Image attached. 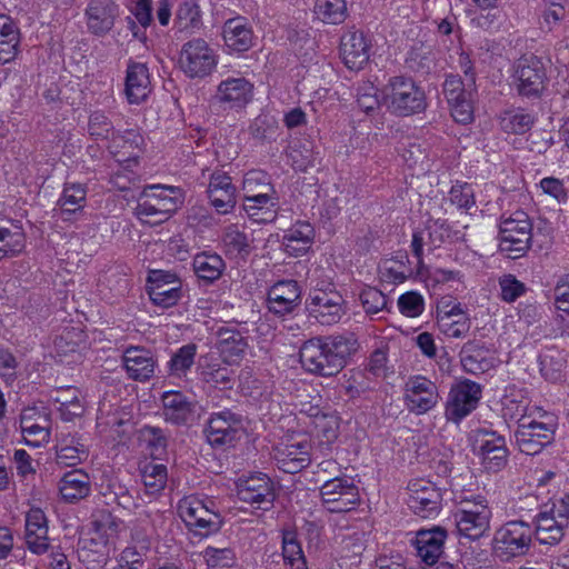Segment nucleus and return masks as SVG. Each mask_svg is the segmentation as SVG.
Returning <instances> with one entry per match:
<instances>
[{
  "mask_svg": "<svg viewBox=\"0 0 569 569\" xmlns=\"http://www.w3.org/2000/svg\"><path fill=\"white\" fill-rule=\"evenodd\" d=\"M315 230L308 222H298L283 236L284 251L292 257L303 256L313 243Z\"/></svg>",
  "mask_w": 569,
  "mask_h": 569,
  "instance_id": "e433bc0d",
  "label": "nucleus"
},
{
  "mask_svg": "<svg viewBox=\"0 0 569 569\" xmlns=\"http://www.w3.org/2000/svg\"><path fill=\"white\" fill-rule=\"evenodd\" d=\"M407 495L409 508L421 518H430L439 512L442 495L431 481L423 478L411 480L407 487Z\"/></svg>",
  "mask_w": 569,
  "mask_h": 569,
  "instance_id": "ddd939ff",
  "label": "nucleus"
},
{
  "mask_svg": "<svg viewBox=\"0 0 569 569\" xmlns=\"http://www.w3.org/2000/svg\"><path fill=\"white\" fill-rule=\"evenodd\" d=\"M180 203V198L173 188L150 186L142 191L136 214L144 223L157 224L168 220Z\"/></svg>",
  "mask_w": 569,
  "mask_h": 569,
  "instance_id": "423d86ee",
  "label": "nucleus"
},
{
  "mask_svg": "<svg viewBox=\"0 0 569 569\" xmlns=\"http://www.w3.org/2000/svg\"><path fill=\"white\" fill-rule=\"evenodd\" d=\"M141 479L146 493L149 496H157L167 485V467L161 463L148 462L141 468Z\"/></svg>",
  "mask_w": 569,
  "mask_h": 569,
  "instance_id": "09e8293b",
  "label": "nucleus"
},
{
  "mask_svg": "<svg viewBox=\"0 0 569 569\" xmlns=\"http://www.w3.org/2000/svg\"><path fill=\"white\" fill-rule=\"evenodd\" d=\"M222 38L230 51L244 52L253 44V32L243 18H232L224 22Z\"/></svg>",
  "mask_w": 569,
  "mask_h": 569,
  "instance_id": "f704fd0d",
  "label": "nucleus"
},
{
  "mask_svg": "<svg viewBox=\"0 0 569 569\" xmlns=\"http://www.w3.org/2000/svg\"><path fill=\"white\" fill-rule=\"evenodd\" d=\"M491 517L488 501L481 496L461 501L455 512L459 535L470 540H477L490 530Z\"/></svg>",
  "mask_w": 569,
  "mask_h": 569,
  "instance_id": "6e6552de",
  "label": "nucleus"
},
{
  "mask_svg": "<svg viewBox=\"0 0 569 569\" xmlns=\"http://www.w3.org/2000/svg\"><path fill=\"white\" fill-rule=\"evenodd\" d=\"M273 459L284 472H299L310 463V443L303 436H287L273 448Z\"/></svg>",
  "mask_w": 569,
  "mask_h": 569,
  "instance_id": "9b49d317",
  "label": "nucleus"
},
{
  "mask_svg": "<svg viewBox=\"0 0 569 569\" xmlns=\"http://www.w3.org/2000/svg\"><path fill=\"white\" fill-rule=\"evenodd\" d=\"M241 430V420L230 411H222L210 417L206 436L211 446H230L239 439Z\"/></svg>",
  "mask_w": 569,
  "mask_h": 569,
  "instance_id": "a211bd4d",
  "label": "nucleus"
},
{
  "mask_svg": "<svg viewBox=\"0 0 569 569\" xmlns=\"http://www.w3.org/2000/svg\"><path fill=\"white\" fill-rule=\"evenodd\" d=\"M243 209L257 222L272 221L277 212L274 194H262L243 199Z\"/></svg>",
  "mask_w": 569,
  "mask_h": 569,
  "instance_id": "a18cd8bd",
  "label": "nucleus"
},
{
  "mask_svg": "<svg viewBox=\"0 0 569 569\" xmlns=\"http://www.w3.org/2000/svg\"><path fill=\"white\" fill-rule=\"evenodd\" d=\"M144 138L133 129L126 130L112 137L109 144L110 151L119 162L136 161L144 150Z\"/></svg>",
  "mask_w": 569,
  "mask_h": 569,
  "instance_id": "473e14b6",
  "label": "nucleus"
},
{
  "mask_svg": "<svg viewBox=\"0 0 569 569\" xmlns=\"http://www.w3.org/2000/svg\"><path fill=\"white\" fill-rule=\"evenodd\" d=\"M87 192L83 186L69 183L63 189L62 196L59 199V206L63 212L74 213L84 207Z\"/></svg>",
  "mask_w": 569,
  "mask_h": 569,
  "instance_id": "4d7b16f0",
  "label": "nucleus"
},
{
  "mask_svg": "<svg viewBox=\"0 0 569 569\" xmlns=\"http://www.w3.org/2000/svg\"><path fill=\"white\" fill-rule=\"evenodd\" d=\"M236 187L231 178L222 171H214L209 180L208 196L219 213L230 212L237 202Z\"/></svg>",
  "mask_w": 569,
  "mask_h": 569,
  "instance_id": "a878e982",
  "label": "nucleus"
},
{
  "mask_svg": "<svg viewBox=\"0 0 569 569\" xmlns=\"http://www.w3.org/2000/svg\"><path fill=\"white\" fill-rule=\"evenodd\" d=\"M370 41L362 31L349 30L340 41V56L350 70H361L370 58Z\"/></svg>",
  "mask_w": 569,
  "mask_h": 569,
  "instance_id": "412c9836",
  "label": "nucleus"
},
{
  "mask_svg": "<svg viewBox=\"0 0 569 569\" xmlns=\"http://www.w3.org/2000/svg\"><path fill=\"white\" fill-rule=\"evenodd\" d=\"M208 569H232L236 556L230 548L208 547L203 552Z\"/></svg>",
  "mask_w": 569,
  "mask_h": 569,
  "instance_id": "052dcab7",
  "label": "nucleus"
},
{
  "mask_svg": "<svg viewBox=\"0 0 569 569\" xmlns=\"http://www.w3.org/2000/svg\"><path fill=\"white\" fill-rule=\"evenodd\" d=\"M82 333L79 330L71 329L64 331L54 340V349L59 357H67L80 350Z\"/></svg>",
  "mask_w": 569,
  "mask_h": 569,
  "instance_id": "e2e57ef3",
  "label": "nucleus"
},
{
  "mask_svg": "<svg viewBox=\"0 0 569 569\" xmlns=\"http://www.w3.org/2000/svg\"><path fill=\"white\" fill-rule=\"evenodd\" d=\"M461 61L465 70L466 81L458 76L447 77L443 83V94L449 106L452 119L462 124H468L473 120L476 79L471 71L470 61L467 57Z\"/></svg>",
  "mask_w": 569,
  "mask_h": 569,
  "instance_id": "7ed1b4c3",
  "label": "nucleus"
},
{
  "mask_svg": "<svg viewBox=\"0 0 569 569\" xmlns=\"http://www.w3.org/2000/svg\"><path fill=\"white\" fill-rule=\"evenodd\" d=\"M217 348L226 363L236 365L243 358L248 342L239 331L222 328L218 331Z\"/></svg>",
  "mask_w": 569,
  "mask_h": 569,
  "instance_id": "c9c22d12",
  "label": "nucleus"
},
{
  "mask_svg": "<svg viewBox=\"0 0 569 569\" xmlns=\"http://www.w3.org/2000/svg\"><path fill=\"white\" fill-rule=\"evenodd\" d=\"M119 527V521L109 512L106 511L96 515L90 526V528L96 532V535L101 536L103 541L110 548L114 545L118 538Z\"/></svg>",
  "mask_w": 569,
  "mask_h": 569,
  "instance_id": "5fc2aeb1",
  "label": "nucleus"
},
{
  "mask_svg": "<svg viewBox=\"0 0 569 569\" xmlns=\"http://www.w3.org/2000/svg\"><path fill=\"white\" fill-rule=\"evenodd\" d=\"M110 547L103 541L101 536L89 528L79 539L78 553L84 562H102L110 552Z\"/></svg>",
  "mask_w": 569,
  "mask_h": 569,
  "instance_id": "a19ab883",
  "label": "nucleus"
},
{
  "mask_svg": "<svg viewBox=\"0 0 569 569\" xmlns=\"http://www.w3.org/2000/svg\"><path fill=\"white\" fill-rule=\"evenodd\" d=\"M253 98V84L243 77L222 80L214 99L229 109H243Z\"/></svg>",
  "mask_w": 569,
  "mask_h": 569,
  "instance_id": "b1692460",
  "label": "nucleus"
},
{
  "mask_svg": "<svg viewBox=\"0 0 569 569\" xmlns=\"http://www.w3.org/2000/svg\"><path fill=\"white\" fill-rule=\"evenodd\" d=\"M201 24L199 6L196 0H184L178 8L174 27L180 32L191 33Z\"/></svg>",
  "mask_w": 569,
  "mask_h": 569,
  "instance_id": "8fccbe9b",
  "label": "nucleus"
},
{
  "mask_svg": "<svg viewBox=\"0 0 569 569\" xmlns=\"http://www.w3.org/2000/svg\"><path fill=\"white\" fill-rule=\"evenodd\" d=\"M243 199L262 194H276L267 173L258 170L249 171L242 181Z\"/></svg>",
  "mask_w": 569,
  "mask_h": 569,
  "instance_id": "3c124183",
  "label": "nucleus"
},
{
  "mask_svg": "<svg viewBox=\"0 0 569 569\" xmlns=\"http://www.w3.org/2000/svg\"><path fill=\"white\" fill-rule=\"evenodd\" d=\"M26 542L34 553H43L49 547L48 521L40 508H31L27 512Z\"/></svg>",
  "mask_w": 569,
  "mask_h": 569,
  "instance_id": "2f4dec72",
  "label": "nucleus"
},
{
  "mask_svg": "<svg viewBox=\"0 0 569 569\" xmlns=\"http://www.w3.org/2000/svg\"><path fill=\"white\" fill-rule=\"evenodd\" d=\"M202 379L213 388L229 389L232 386V371L219 365H208L201 370Z\"/></svg>",
  "mask_w": 569,
  "mask_h": 569,
  "instance_id": "bf43d9fd",
  "label": "nucleus"
},
{
  "mask_svg": "<svg viewBox=\"0 0 569 569\" xmlns=\"http://www.w3.org/2000/svg\"><path fill=\"white\" fill-rule=\"evenodd\" d=\"M161 399L167 420L174 423H182L191 416V403L180 391H166Z\"/></svg>",
  "mask_w": 569,
  "mask_h": 569,
  "instance_id": "c03bdc74",
  "label": "nucleus"
},
{
  "mask_svg": "<svg viewBox=\"0 0 569 569\" xmlns=\"http://www.w3.org/2000/svg\"><path fill=\"white\" fill-rule=\"evenodd\" d=\"M300 413L310 419L313 436L320 445H332L339 437L340 418L336 412L321 409L319 406L303 403Z\"/></svg>",
  "mask_w": 569,
  "mask_h": 569,
  "instance_id": "dca6fc26",
  "label": "nucleus"
},
{
  "mask_svg": "<svg viewBox=\"0 0 569 569\" xmlns=\"http://www.w3.org/2000/svg\"><path fill=\"white\" fill-rule=\"evenodd\" d=\"M178 66L190 79H203L218 66L216 50L203 39L187 41L180 50Z\"/></svg>",
  "mask_w": 569,
  "mask_h": 569,
  "instance_id": "1a4fd4ad",
  "label": "nucleus"
},
{
  "mask_svg": "<svg viewBox=\"0 0 569 569\" xmlns=\"http://www.w3.org/2000/svg\"><path fill=\"white\" fill-rule=\"evenodd\" d=\"M59 491L68 502L86 498L90 492L89 476L80 469L66 472L59 482Z\"/></svg>",
  "mask_w": 569,
  "mask_h": 569,
  "instance_id": "4c0bfd02",
  "label": "nucleus"
},
{
  "mask_svg": "<svg viewBox=\"0 0 569 569\" xmlns=\"http://www.w3.org/2000/svg\"><path fill=\"white\" fill-rule=\"evenodd\" d=\"M476 448L481 458L482 466L488 471H499L508 460V450L502 437L490 431H479L476 438Z\"/></svg>",
  "mask_w": 569,
  "mask_h": 569,
  "instance_id": "aec40b11",
  "label": "nucleus"
},
{
  "mask_svg": "<svg viewBox=\"0 0 569 569\" xmlns=\"http://www.w3.org/2000/svg\"><path fill=\"white\" fill-rule=\"evenodd\" d=\"M449 200L459 209H470L475 206V192L472 187L468 183H456L449 191Z\"/></svg>",
  "mask_w": 569,
  "mask_h": 569,
  "instance_id": "774afa93",
  "label": "nucleus"
},
{
  "mask_svg": "<svg viewBox=\"0 0 569 569\" xmlns=\"http://www.w3.org/2000/svg\"><path fill=\"white\" fill-rule=\"evenodd\" d=\"M132 538L139 543V547H127L122 551L118 565L127 569H143L146 551L149 549V540L141 537L139 532H136Z\"/></svg>",
  "mask_w": 569,
  "mask_h": 569,
  "instance_id": "603ef678",
  "label": "nucleus"
},
{
  "mask_svg": "<svg viewBox=\"0 0 569 569\" xmlns=\"http://www.w3.org/2000/svg\"><path fill=\"white\" fill-rule=\"evenodd\" d=\"M500 288V298L502 301L511 303L526 292V286L513 274H503L498 280Z\"/></svg>",
  "mask_w": 569,
  "mask_h": 569,
  "instance_id": "0e129e2a",
  "label": "nucleus"
},
{
  "mask_svg": "<svg viewBox=\"0 0 569 569\" xmlns=\"http://www.w3.org/2000/svg\"><path fill=\"white\" fill-rule=\"evenodd\" d=\"M382 92L388 110L396 116L409 117L427 108L426 92L411 77H391Z\"/></svg>",
  "mask_w": 569,
  "mask_h": 569,
  "instance_id": "f03ea898",
  "label": "nucleus"
},
{
  "mask_svg": "<svg viewBox=\"0 0 569 569\" xmlns=\"http://www.w3.org/2000/svg\"><path fill=\"white\" fill-rule=\"evenodd\" d=\"M543 63L536 57L521 58L513 73V83L521 96L538 97L546 86Z\"/></svg>",
  "mask_w": 569,
  "mask_h": 569,
  "instance_id": "2eb2a0df",
  "label": "nucleus"
},
{
  "mask_svg": "<svg viewBox=\"0 0 569 569\" xmlns=\"http://www.w3.org/2000/svg\"><path fill=\"white\" fill-rule=\"evenodd\" d=\"M240 500L258 505H270L273 500L272 483L263 473L251 475L237 483Z\"/></svg>",
  "mask_w": 569,
  "mask_h": 569,
  "instance_id": "393cba45",
  "label": "nucleus"
},
{
  "mask_svg": "<svg viewBox=\"0 0 569 569\" xmlns=\"http://www.w3.org/2000/svg\"><path fill=\"white\" fill-rule=\"evenodd\" d=\"M86 26L94 36L107 34L119 17V7L113 0H91L84 11Z\"/></svg>",
  "mask_w": 569,
  "mask_h": 569,
  "instance_id": "5701e85b",
  "label": "nucleus"
},
{
  "mask_svg": "<svg viewBox=\"0 0 569 569\" xmlns=\"http://www.w3.org/2000/svg\"><path fill=\"white\" fill-rule=\"evenodd\" d=\"M20 33L14 22L7 16L0 14V62L12 61L19 49Z\"/></svg>",
  "mask_w": 569,
  "mask_h": 569,
  "instance_id": "37998d69",
  "label": "nucleus"
},
{
  "mask_svg": "<svg viewBox=\"0 0 569 569\" xmlns=\"http://www.w3.org/2000/svg\"><path fill=\"white\" fill-rule=\"evenodd\" d=\"M308 310L320 323L333 325L345 315V300L333 288H316L309 293Z\"/></svg>",
  "mask_w": 569,
  "mask_h": 569,
  "instance_id": "f8f14e48",
  "label": "nucleus"
},
{
  "mask_svg": "<svg viewBox=\"0 0 569 569\" xmlns=\"http://www.w3.org/2000/svg\"><path fill=\"white\" fill-rule=\"evenodd\" d=\"M531 124V117L519 110L506 111L500 119V126L507 133L522 134L530 129Z\"/></svg>",
  "mask_w": 569,
  "mask_h": 569,
  "instance_id": "13d9d810",
  "label": "nucleus"
},
{
  "mask_svg": "<svg viewBox=\"0 0 569 569\" xmlns=\"http://www.w3.org/2000/svg\"><path fill=\"white\" fill-rule=\"evenodd\" d=\"M87 448L73 440L70 443H62L57 451V461L64 466H76L87 459Z\"/></svg>",
  "mask_w": 569,
  "mask_h": 569,
  "instance_id": "680f3d73",
  "label": "nucleus"
},
{
  "mask_svg": "<svg viewBox=\"0 0 569 569\" xmlns=\"http://www.w3.org/2000/svg\"><path fill=\"white\" fill-rule=\"evenodd\" d=\"M567 526V518L559 507L553 506L549 510L541 511L536 520V535L538 540L545 545L558 543Z\"/></svg>",
  "mask_w": 569,
  "mask_h": 569,
  "instance_id": "bb28decb",
  "label": "nucleus"
},
{
  "mask_svg": "<svg viewBox=\"0 0 569 569\" xmlns=\"http://www.w3.org/2000/svg\"><path fill=\"white\" fill-rule=\"evenodd\" d=\"M360 300L368 315H376L387 306L386 296L373 287L365 288L360 293Z\"/></svg>",
  "mask_w": 569,
  "mask_h": 569,
  "instance_id": "338daca9",
  "label": "nucleus"
},
{
  "mask_svg": "<svg viewBox=\"0 0 569 569\" xmlns=\"http://www.w3.org/2000/svg\"><path fill=\"white\" fill-rule=\"evenodd\" d=\"M532 222L529 216L517 210L503 217L499 226V250L510 259L526 254L531 246Z\"/></svg>",
  "mask_w": 569,
  "mask_h": 569,
  "instance_id": "20e7f679",
  "label": "nucleus"
},
{
  "mask_svg": "<svg viewBox=\"0 0 569 569\" xmlns=\"http://www.w3.org/2000/svg\"><path fill=\"white\" fill-rule=\"evenodd\" d=\"M461 362L466 371L477 375L493 368L496 357L483 346L468 343L463 348Z\"/></svg>",
  "mask_w": 569,
  "mask_h": 569,
  "instance_id": "ea45409f",
  "label": "nucleus"
},
{
  "mask_svg": "<svg viewBox=\"0 0 569 569\" xmlns=\"http://www.w3.org/2000/svg\"><path fill=\"white\" fill-rule=\"evenodd\" d=\"M320 496L330 512H347L360 502L358 487L346 477L326 480L320 487Z\"/></svg>",
  "mask_w": 569,
  "mask_h": 569,
  "instance_id": "9d476101",
  "label": "nucleus"
},
{
  "mask_svg": "<svg viewBox=\"0 0 569 569\" xmlns=\"http://www.w3.org/2000/svg\"><path fill=\"white\" fill-rule=\"evenodd\" d=\"M481 397L480 386L471 381H461L449 393L446 415L450 420L459 421L469 415Z\"/></svg>",
  "mask_w": 569,
  "mask_h": 569,
  "instance_id": "6ab92c4d",
  "label": "nucleus"
},
{
  "mask_svg": "<svg viewBox=\"0 0 569 569\" xmlns=\"http://www.w3.org/2000/svg\"><path fill=\"white\" fill-rule=\"evenodd\" d=\"M447 532L441 527L419 530L415 546L419 558L428 566L435 565L443 552Z\"/></svg>",
  "mask_w": 569,
  "mask_h": 569,
  "instance_id": "c756f323",
  "label": "nucleus"
},
{
  "mask_svg": "<svg viewBox=\"0 0 569 569\" xmlns=\"http://www.w3.org/2000/svg\"><path fill=\"white\" fill-rule=\"evenodd\" d=\"M405 400L410 411L425 413L438 402L437 387L427 378L413 377L406 383Z\"/></svg>",
  "mask_w": 569,
  "mask_h": 569,
  "instance_id": "4be33fe9",
  "label": "nucleus"
},
{
  "mask_svg": "<svg viewBox=\"0 0 569 569\" xmlns=\"http://www.w3.org/2000/svg\"><path fill=\"white\" fill-rule=\"evenodd\" d=\"M282 555L286 563H288L291 569H307V561L303 556L302 548L297 540L296 532H283Z\"/></svg>",
  "mask_w": 569,
  "mask_h": 569,
  "instance_id": "864d4df0",
  "label": "nucleus"
},
{
  "mask_svg": "<svg viewBox=\"0 0 569 569\" xmlns=\"http://www.w3.org/2000/svg\"><path fill=\"white\" fill-rule=\"evenodd\" d=\"M148 295L153 305L171 308L182 298V282L174 273L152 271L148 278Z\"/></svg>",
  "mask_w": 569,
  "mask_h": 569,
  "instance_id": "4468645a",
  "label": "nucleus"
},
{
  "mask_svg": "<svg viewBox=\"0 0 569 569\" xmlns=\"http://www.w3.org/2000/svg\"><path fill=\"white\" fill-rule=\"evenodd\" d=\"M26 248V233L18 223L0 224V260L19 256Z\"/></svg>",
  "mask_w": 569,
  "mask_h": 569,
  "instance_id": "79ce46f5",
  "label": "nucleus"
},
{
  "mask_svg": "<svg viewBox=\"0 0 569 569\" xmlns=\"http://www.w3.org/2000/svg\"><path fill=\"white\" fill-rule=\"evenodd\" d=\"M54 402L59 405L58 410L61 418L66 421L80 418L86 409L84 398L81 391L74 387H66L57 390Z\"/></svg>",
  "mask_w": 569,
  "mask_h": 569,
  "instance_id": "58836bf2",
  "label": "nucleus"
},
{
  "mask_svg": "<svg viewBox=\"0 0 569 569\" xmlns=\"http://www.w3.org/2000/svg\"><path fill=\"white\" fill-rule=\"evenodd\" d=\"M532 528L521 520L508 521L498 528L492 538V553L501 561H509L528 553L532 542Z\"/></svg>",
  "mask_w": 569,
  "mask_h": 569,
  "instance_id": "39448f33",
  "label": "nucleus"
},
{
  "mask_svg": "<svg viewBox=\"0 0 569 569\" xmlns=\"http://www.w3.org/2000/svg\"><path fill=\"white\" fill-rule=\"evenodd\" d=\"M197 353L196 345H186L179 348L171 357L168 366L170 376L182 378L192 367Z\"/></svg>",
  "mask_w": 569,
  "mask_h": 569,
  "instance_id": "6e6d98bb",
  "label": "nucleus"
},
{
  "mask_svg": "<svg viewBox=\"0 0 569 569\" xmlns=\"http://www.w3.org/2000/svg\"><path fill=\"white\" fill-rule=\"evenodd\" d=\"M151 92L149 70L146 64L130 62L126 72L124 93L130 103H141Z\"/></svg>",
  "mask_w": 569,
  "mask_h": 569,
  "instance_id": "7c9ffc66",
  "label": "nucleus"
},
{
  "mask_svg": "<svg viewBox=\"0 0 569 569\" xmlns=\"http://www.w3.org/2000/svg\"><path fill=\"white\" fill-rule=\"evenodd\" d=\"M316 17L328 24L342 23L348 17L346 0H316Z\"/></svg>",
  "mask_w": 569,
  "mask_h": 569,
  "instance_id": "de8ad7c7",
  "label": "nucleus"
},
{
  "mask_svg": "<svg viewBox=\"0 0 569 569\" xmlns=\"http://www.w3.org/2000/svg\"><path fill=\"white\" fill-rule=\"evenodd\" d=\"M193 270L200 279L212 282L221 277L224 262L218 254L201 252L193 259Z\"/></svg>",
  "mask_w": 569,
  "mask_h": 569,
  "instance_id": "49530a36",
  "label": "nucleus"
},
{
  "mask_svg": "<svg viewBox=\"0 0 569 569\" xmlns=\"http://www.w3.org/2000/svg\"><path fill=\"white\" fill-rule=\"evenodd\" d=\"M300 301V290L296 281H280L268 292L269 309L278 315L293 310Z\"/></svg>",
  "mask_w": 569,
  "mask_h": 569,
  "instance_id": "72a5a7b5",
  "label": "nucleus"
},
{
  "mask_svg": "<svg viewBox=\"0 0 569 569\" xmlns=\"http://www.w3.org/2000/svg\"><path fill=\"white\" fill-rule=\"evenodd\" d=\"M358 349L359 342L352 335L312 338L302 343L299 359L307 372L332 377L346 367Z\"/></svg>",
  "mask_w": 569,
  "mask_h": 569,
  "instance_id": "f257e3e1",
  "label": "nucleus"
},
{
  "mask_svg": "<svg viewBox=\"0 0 569 569\" xmlns=\"http://www.w3.org/2000/svg\"><path fill=\"white\" fill-rule=\"evenodd\" d=\"M178 511L181 519L191 528L206 530V532L218 529V515L198 497L188 496L181 499Z\"/></svg>",
  "mask_w": 569,
  "mask_h": 569,
  "instance_id": "f3484780",
  "label": "nucleus"
},
{
  "mask_svg": "<svg viewBox=\"0 0 569 569\" xmlns=\"http://www.w3.org/2000/svg\"><path fill=\"white\" fill-rule=\"evenodd\" d=\"M438 327L446 336L450 338H461L470 329V322L467 313H458V317L437 320Z\"/></svg>",
  "mask_w": 569,
  "mask_h": 569,
  "instance_id": "69168bd1",
  "label": "nucleus"
},
{
  "mask_svg": "<svg viewBox=\"0 0 569 569\" xmlns=\"http://www.w3.org/2000/svg\"><path fill=\"white\" fill-rule=\"evenodd\" d=\"M128 377L136 381H147L154 372L157 360L151 351L140 347H129L122 356Z\"/></svg>",
  "mask_w": 569,
  "mask_h": 569,
  "instance_id": "cd10ccee",
  "label": "nucleus"
},
{
  "mask_svg": "<svg viewBox=\"0 0 569 569\" xmlns=\"http://www.w3.org/2000/svg\"><path fill=\"white\" fill-rule=\"evenodd\" d=\"M556 422L552 415L542 412L539 418L531 416L519 420L516 441L521 452L537 455L553 440Z\"/></svg>",
  "mask_w": 569,
  "mask_h": 569,
  "instance_id": "0eeeda50",
  "label": "nucleus"
},
{
  "mask_svg": "<svg viewBox=\"0 0 569 569\" xmlns=\"http://www.w3.org/2000/svg\"><path fill=\"white\" fill-rule=\"evenodd\" d=\"M20 427L27 443L38 447L49 440L50 420L46 412L36 408L22 411Z\"/></svg>",
  "mask_w": 569,
  "mask_h": 569,
  "instance_id": "c85d7f7f",
  "label": "nucleus"
}]
</instances>
